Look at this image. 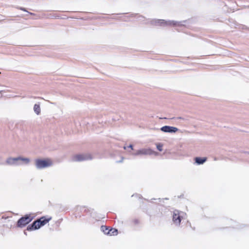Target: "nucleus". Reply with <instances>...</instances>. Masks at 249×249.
<instances>
[{
    "mask_svg": "<svg viewBox=\"0 0 249 249\" xmlns=\"http://www.w3.org/2000/svg\"><path fill=\"white\" fill-rule=\"evenodd\" d=\"M151 24L155 25H161L163 26H179L182 25L180 22H178L174 20L166 21L163 19H153L151 20Z\"/></svg>",
    "mask_w": 249,
    "mask_h": 249,
    "instance_id": "1",
    "label": "nucleus"
},
{
    "mask_svg": "<svg viewBox=\"0 0 249 249\" xmlns=\"http://www.w3.org/2000/svg\"><path fill=\"white\" fill-rule=\"evenodd\" d=\"M53 162L49 158L37 159L35 160V165L37 169H40L52 166Z\"/></svg>",
    "mask_w": 249,
    "mask_h": 249,
    "instance_id": "2",
    "label": "nucleus"
},
{
    "mask_svg": "<svg viewBox=\"0 0 249 249\" xmlns=\"http://www.w3.org/2000/svg\"><path fill=\"white\" fill-rule=\"evenodd\" d=\"M186 214L184 213L175 210L173 212V221L175 224L178 225L181 219L184 218Z\"/></svg>",
    "mask_w": 249,
    "mask_h": 249,
    "instance_id": "3",
    "label": "nucleus"
},
{
    "mask_svg": "<svg viewBox=\"0 0 249 249\" xmlns=\"http://www.w3.org/2000/svg\"><path fill=\"white\" fill-rule=\"evenodd\" d=\"M92 159L90 154H78L73 156L72 160L74 161H82Z\"/></svg>",
    "mask_w": 249,
    "mask_h": 249,
    "instance_id": "4",
    "label": "nucleus"
},
{
    "mask_svg": "<svg viewBox=\"0 0 249 249\" xmlns=\"http://www.w3.org/2000/svg\"><path fill=\"white\" fill-rule=\"evenodd\" d=\"M33 219V217H32L29 215H26L24 217H22L20 218L18 221V227H23L27 224L30 223Z\"/></svg>",
    "mask_w": 249,
    "mask_h": 249,
    "instance_id": "5",
    "label": "nucleus"
},
{
    "mask_svg": "<svg viewBox=\"0 0 249 249\" xmlns=\"http://www.w3.org/2000/svg\"><path fill=\"white\" fill-rule=\"evenodd\" d=\"M154 154L155 155H157L158 153L153 151L150 148H143L140 149L136 151L135 153H134V155H151Z\"/></svg>",
    "mask_w": 249,
    "mask_h": 249,
    "instance_id": "6",
    "label": "nucleus"
},
{
    "mask_svg": "<svg viewBox=\"0 0 249 249\" xmlns=\"http://www.w3.org/2000/svg\"><path fill=\"white\" fill-rule=\"evenodd\" d=\"M18 157L16 158H9L6 160V162L7 164L10 165H20V163L18 162Z\"/></svg>",
    "mask_w": 249,
    "mask_h": 249,
    "instance_id": "7",
    "label": "nucleus"
},
{
    "mask_svg": "<svg viewBox=\"0 0 249 249\" xmlns=\"http://www.w3.org/2000/svg\"><path fill=\"white\" fill-rule=\"evenodd\" d=\"M160 129L163 132L169 133H175L178 130L177 127L166 125L162 127Z\"/></svg>",
    "mask_w": 249,
    "mask_h": 249,
    "instance_id": "8",
    "label": "nucleus"
},
{
    "mask_svg": "<svg viewBox=\"0 0 249 249\" xmlns=\"http://www.w3.org/2000/svg\"><path fill=\"white\" fill-rule=\"evenodd\" d=\"M41 224L39 220L35 221L32 226L27 227V230L32 231L33 230H37L41 227Z\"/></svg>",
    "mask_w": 249,
    "mask_h": 249,
    "instance_id": "9",
    "label": "nucleus"
},
{
    "mask_svg": "<svg viewBox=\"0 0 249 249\" xmlns=\"http://www.w3.org/2000/svg\"><path fill=\"white\" fill-rule=\"evenodd\" d=\"M18 162L20 163V165H28L31 161V160L29 158L22 157H18Z\"/></svg>",
    "mask_w": 249,
    "mask_h": 249,
    "instance_id": "10",
    "label": "nucleus"
},
{
    "mask_svg": "<svg viewBox=\"0 0 249 249\" xmlns=\"http://www.w3.org/2000/svg\"><path fill=\"white\" fill-rule=\"evenodd\" d=\"M195 160L196 163L197 164L199 165V164H203L207 160V158L206 157H204V158L196 157L195 159Z\"/></svg>",
    "mask_w": 249,
    "mask_h": 249,
    "instance_id": "11",
    "label": "nucleus"
},
{
    "mask_svg": "<svg viewBox=\"0 0 249 249\" xmlns=\"http://www.w3.org/2000/svg\"><path fill=\"white\" fill-rule=\"evenodd\" d=\"M51 219L52 218L51 217L47 218H45V217H42L40 218L39 220L40 222V224H41V226H43L47 224Z\"/></svg>",
    "mask_w": 249,
    "mask_h": 249,
    "instance_id": "12",
    "label": "nucleus"
},
{
    "mask_svg": "<svg viewBox=\"0 0 249 249\" xmlns=\"http://www.w3.org/2000/svg\"><path fill=\"white\" fill-rule=\"evenodd\" d=\"M106 234H109L111 236L115 235L117 234V230L116 229H111L107 231V232H106Z\"/></svg>",
    "mask_w": 249,
    "mask_h": 249,
    "instance_id": "13",
    "label": "nucleus"
},
{
    "mask_svg": "<svg viewBox=\"0 0 249 249\" xmlns=\"http://www.w3.org/2000/svg\"><path fill=\"white\" fill-rule=\"evenodd\" d=\"M157 148L159 151H161L162 150V144L160 143L157 144Z\"/></svg>",
    "mask_w": 249,
    "mask_h": 249,
    "instance_id": "14",
    "label": "nucleus"
},
{
    "mask_svg": "<svg viewBox=\"0 0 249 249\" xmlns=\"http://www.w3.org/2000/svg\"><path fill=\"white\" fill-rule=\"evenodd\" d=\"M102 231L106 233L108 231V229L105 226H102L101 227Z\"/></svg>",
    "mask_w": 249,
    "mask_h": 249,
    "instance_id": "15",
    "label": "nucleus"
},
{
    "mask_svg": "<svg viewBox=\"0 0 249 249\" xmlns=\"http://www.w3.org/2000/svg\"><path fill=\"white\" fill-rule=\"evenodd\" d=\"M40 108V105L39 104H36L34 105V109H39Z\"/></svg>",
    "mask_w": 249,
    "mask_h": 249,
    "instance_id": "16",
    "label": "nucleus"
},
{
    "mask_svg": "<svg viewBox=\"0 0 249 249\" xmlns=\"http://www.w3.org/2000/svg\"><path fill=\"white\" fill-rule=\"evenodd\" d=\"M35 111L37 115H39L40 113V110H35Z\"/></svg>",
    "mask_w": 249,
    "mask_h": 249,
    "instance_id": "17",
    "label": "nucleus"
},
{
    "mask_svg": "<svg viewBox=\"0 0 249 249\" xmlns=\"http://www.w3.org/2000/svg\"><path fill=\"white\" fill-rule=\"evenodd\" d=\"M129 148H130L131 149H133V145L130 144L129 145V146H128Z\"/></svg>",
    "mask_w": 249,
    "mask_h": 249,
    "instance_id": "18",
    "label": "nucleus"
},
{
    "mask_svg": "<svg viewBox=\"0 0 249 249\" xmlns=\"http://www.w3.org/2000/svg\"><path fill=\"white\" fill-rule=\"evenodd\" d=\"M2 92V90L0 91V94H1V93ZM2 97V95L0 96V98H1V97Z\"/></svg>",
    "mask_w": 249,
    "mask_h": 249,
    "instance_id": "19",
    "label": "nucleus"
},
{
    "mask_svg": "<svg viewBox=\"0 0 249 249\" xmlns=\"http://www.w3.org/2000/svg\"><path fill=\"white\" fill-rule=\"evenodd\" d=\"M21 10H23V11H25L24 9H21Z\"/></svg>",
    "mask_w": 249,
    "mask_h": 249,
    "instance_id": "20",
    "label": "nucleus"
}]
</instances>
